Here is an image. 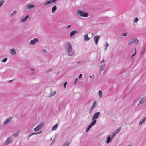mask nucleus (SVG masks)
I'll list each match as a JSON object with an SVG mask.
<instances>
[{"instance_id":"obj_1","label":"nucleus","mask_w":146,"mask_h":146,"mask_svg":"<svg viewBox=\"0 0 146 146\" xmlns=\"http://www.w3.org/2000/svg\"><path fill=\"white\" fill-rule=\"evenodd\" d=\"M77 13L78 15L83 17H87L89 15L88 13L87 12H84L81 10H77Z\"/></svg>"},{"instance_id":"obj_2","label":"nucleus","mask_w":146,"mask_h":146,"mask_svg":"<svg viewBox=\"0 0 146 146\" xmlns=\"http://www.w3.org/2000/svg\"><path fill=\"white\" fill-rule=\"evenodd\" d=\"M44 125V123H41L34 129V131L35 132H37L42 128Z\"/></svg>"},{"instance_id":"obj_3","label":"nucleus","mask_w":146,"mask_h":146,"mask_svg":"<svg viewBox=\"0 0 146 146\" xmlns=\"http://www.w3.org/2000/svg\"><path fill=\"white\" fill-rule=\"evenodd\" d=\"M65 47L66 51L72 49V46L71 44L68 42H66L65 45Z\"/></svg>"},{"instance_id":"obj_4","label":"nucleus","mask_w":146,"mask_h":146,"mask_svg":"<svg viewBox=\"0 0 146 146\" xmlns=\"http://www.w3.org/2000/svg\"><path fill=\"white\" fill-rule=\"evenodd\" d=\"M12 141V138L11 137H9L5 142L4 144L5 145H7L11 143Z\"/></svg>"},{"instance_id":"obj_5","label":"nucleus","mask_w":146,"mask_h":146,"mask_svg":"<svg viewBox=\"0 0 146 146\" xmlns=\"http://www.w3.org/2000/svg\"><path fill=\"white\" fill-rule=\"evenodd\" d=\"M100 36L98 35H96L93 38V40L95 42V44L97 45Z\"/></svg>"},{"instance_id":"obj_6","label":"nucleus","mask_w":146,"mask_h":146,"mask_svg":"<svg viewBox=\"0 0 146 146\" xmlns=\"http://www.w3.org/2000/svg\"><path fill=\"white\" fill-rule=\"evenodd\" d=\"M38 38H35L33 40H31L29 42V44L30 45H33L35 44L36 42L38 41Z\"/></svg>"},{"instance_id":"obj_7","label":"nucleus","mask_w":146,"mask_h":146,"mask_svg":"<svg viewBox=\"0 0 146 146\" xmlns=\"http://www.w3.org/2000/svg\"><path fill=\"white\" fill-rule=\"evenodd\" d=\"M66 52L68 53V55L69 56L73 55L75 53V51L72 49L66 51Z\"/></svg>"},{"instance_id":"obj_8","label":"nucleus","mask_w":146,"mask_h":146,"mask_svg":"<svg viewBox=\"0 0 146 146\" xmlns=\"http://www.w3.org/2000/svg\"><path fill=\"white\" fill-rule=\"evenodd\" d=\"M100 113L99 112L95 113L92 117V120H96L99 117Z\"/></svg>"},{"instance_id":"obj_9","label":"nucleus","mask_w":146,"mask_h":146,"mask_svg":"<svg viewBox=\"0 0 146 146\" xmlns=\"http://www.w3.org/2000/svg\"><path fill=\"white\" fill-rule=\"evenodd\" d=\"M29 16L26 15L24 18H21L20 20V22H24L28 19L29 17Z\"/></svg>"},{"instance_id":"obj_10","label":"nucleus","mask_w":146,"mask_h":146,"mask_svg":"<svg viewBox=\"0 0 146 146\" xmlns=\"http://www.w3.org/2000/svg\"><path fill=\"white\" fill-rule=\"evenodd\" d=\"M88 33L85 35L84 37V41H88L89 40L90 38L88 36Z\"/></svg>"},{"instance_id":"obj_11","label":"nucleus","mask_w":146,"mask_h":146,"mask_svg":"<svg viewBox=\"0 0 146 146\" xmlns=\"http://www.w3.org/2000/svg\"><path fill=\"white\" fill-rule=\"evenodd\" d=\"M78 32L76 30H74L71 32L70 34V37H71L72 36L78 33Z\"/></svg>"},{"instance_id":"obj_12","label":"nucleus","mask_w":146,"mask_h":146,"mask_svg":"<svg viewBox=\"0 0 146 146\" xmlns=\"http://www.w3.org/2000/svg\"><path fill=\"white\" fill-rule=\"evenodd\" d=\"M51 0H47L44 3V6H46L48 5H49L51 4Z\"/></svg>"},{"instance_id":"obj_13","label":"nucleus","mask_w":146,"mask_h":146,"mask_svg":"<svg viewBox=\"0 0 146 146\" xmlns=\"http://www.w3.org/2000/svg\"><path fill=\"white\" fill-rule=\"evenodd\" d=\"M112 138L111 137V136L110 135H109L107 138L106 143L108 144L111 142L112 140Z\"/></svg>"},{"instance_id":"obj_14","label":"nucleus","mask_w":146,"mask_h":146,"mask_svg":"<svg viewBox=\"0 0 146 146\" xmlns=\"http://www.w3.org/2000/svg\"><path fill=\"white\" fill-rule=\"evenodd\" d=\"M16 50L14 48L10 49V53L11 55H15L16 54Z\"/></svg>"},{"instance_id":"obj_15","label":"nucleus","mask_w":146,"mask_h":146,"mask_svg":"<svg viewBox=\"0 0 146 146\" xmlns=\"http://www.w3.org/2000/svg\"><path fill=\"white\" fill-rule=\"evenodd\" d=\"M12 119V117H10L8 118L4 123V125H6L11 121Z\"/></svg>"},{"instance_id":"obj_16","label":"nucleus","mask_w":146,"mask_h":146,"mask_svg":"<svg viewBox=\"0 0 146 146\" xmlns=\"http://www.w3.org/2000/svg\"><path fill=\"white\" fill-rule=\"evenodd\" d=\"M35 7V5L33 4H29L27 6V9H31Z\"/></svg>"},{"instance_id":"obj_17","label":"nucleus","mask_w":146,"mask_h":146,"mask_svg":"<svg viewBox=\"0 0 146 146\" xmlns=\"http://www.w3.org/2000/svg\"><path fill=\"white\" fill-rule=\"evenodd\" d=\"M146 119V117H145L142 119L139 122V125L142 124L145 121Z\"/></svg>"},{"instance_id":"obj_18","label":"nucleus","mask_w":146,"mask_h":146,"mask_svg":"<svg viewBox=\"0 0 146 146\" xmlns=\"http://www.w3.org/2000/svg\"><path fill=\"white\" fill-rule=\"evenodd\" d=\"M57 9V7H56V6L55 5L54 6L52 7V13H54L55 12L56 10Z\"/></svg>"},{"instance_id":"obj_19","label":"nucleus","mask_w":146,"mask_h":146,"mask_svg":"<svg viewBox=\"0 0 146 146\" xmlns=\"http://www.w3.org/2000/svg\"><path fill=\"white\" fill-rule=\"evenodd\" d=\"M145 101V98H142L139 102V104H143Z\"/></svg>"},{"instance_id":"obj_20","label":"nucleus","mask_w":146,"mask_h":146,"mask_svg":"<svg viewBox=\"0 0 146 146\" xmlns=\"http://www.w3.org/2000/svg\"><path fill=\"white\" fill-rule=\"evenodd\" d=\"M96 101H94L92 104V106L91 107L92 109H94L96 106Z\"/></svg>"},{"instance_id":"obj_21","label":"nucleus","mask_w":146,"mask_h":146,"mask_svg":"<svg viewBox=\"0 0 146 146\" xmlns=\"http://www.w3.org/2000/svg\"><path fill=\"white\" fill-rule=\"evenodd\" d=\"M92 121L91 123L90 124V125L92 127L94 125L96 122V120H92Z\"/></svg>"},{"instance_id":"obj_22","label":"nucleus","mask_w":146,"mask_h":146,"mask_svg":"<svg viewBox=\"0 0 146 146\" xmlns=\"http://www.w3.org/2000/svg\"><path fill=\"white\" fill-rule=\"evenodd\" d=\"M133 43H134L135 44H137L138 43L139 41L137 39H133Z\"/></svg>"},{"instance_id":"obj_23","label":"nucleus","mask_w":146,"mask_h":146,"mask_svg":"<svg viewBox=\"0 0 146 146\" xmlns=\"http://www.w3.org/2000/svg\"><path fill=\"white\" fill-rule=\"evenodd\" d=\"M109 44L108 42H106L104 44L105 48L104 50H106L107 49V48L109 46Z\"/></svg>"},{"instance_id":"obj_24","label":"nucleus","mask_w":146,"mask_h":146,"mask_svg":"<svg viewBox=\"0 0 146 146\" xmlns=\"http://www.w3.org/2000/svg\"><path fill=\"white\" fill-rule=\"evenodd\" d=\"M19 133V131H18L17 132L15 133L12 135V136L14 137L15 138L18 135Z\"/></svg>"},{"instance_id":"obj_25","label":"nucleus","mask_w":146,"mask_h":146,"mask_svg":"<svg viewBox=\"0 0 146 146\" xmlns=\"http://www.w3.org/2000/svg\"><path fill=\"white\" fill-rule=\"evenodd\" d=\"M57 128V124H56L54 126L52 129V131L55 130Z\"/></svg>"},{"instance_id":"obj_26","label":"nucleus","mask_w":146,"mask_h":146,"mask_svg":"<svg viewBox=\"0 0 146 146\" xmlns=\"http://www.w3.org/2000/svg\"><path fill=\"white\" fill-rule=\"evenodd\" d=\"M105 67V64H104L101 66H100V70L101 71H102L104 69V68Z\"/></svg>"},{"instance_id":"obj_27","label":"nucleus","mask_w":146,"mask_h":146,"mask_svg":"<svg viewBox=\"0 0 146 146\" xmlns=\"http://www.w3.org/2000/svg\"><path fill=\"white\" fill-rule=\"evenodd\" d=\"M98 95L100 98L102 97V92L101 91H99L98 92Z\"/></svg>"},{"instance_id":"obj_28","label":"nucleus","mask_w":146,"mask_h":146,"mask_svg":"<svg viewBox=\"0 0 146 146\" xmlns=\"http://www.w3.org/2000/svg\"><path fill=\"white\" fill-rule=\"evenodd\" d=\"M121 128H118V129H117L115 131V132H114V133L116 134L117 133H118L119 131H120V130H121Z\"/></svg>"},{"instance_id":"obj_29","label":"nucleus","mask_w":146,"mask_h":146,"mask_svg":"<svg viewBox=\"0 0 146 146\" xmlns=\"http://www.w3.org/2000/svg\"><path fill=\"white\" fill-rule=\"evenodd\" d=\"M92 126L89 125L86 128V132H87L90 129Z\"/></svg>"},{"instance_id":"obj_30","label":"nucleus","mask_w":146,"mask_h":146,"mask_svg":"<svg viewBox=\"0 0 146 146\" xmlns=\"http://www.w3.org/2000/svg\"><path fill=\"white\" fill-rule=\"evenodd\" d=\"M17 13V11L16 10H15L12 13H11L10 15L11 16H14Z\"/></svg>"},{"instance_id":"obj_31","label":"nucleus","mask_w":146,"mask_h":146,"mask_svg":"<svg viewBox=\"0 0 146 146\" xmlns=\"http://www.w3.org/2000/svg\"><path fill=\"white\" fill-rule=\"evenodd\" d=\"M69 143L68 142H65L62 146H69Z\"/></svg>"},{"instance_id":"obj_32","label":"nucleus","mask_w":146,"mask_h":146,"mask_svg":"<svg viewBox=\"0 0 146 146\" xmlns=\"http://www.w3.org/2000/svg\"><path fill=\"white\" fill-rule=\"evenodd\" d=\"M4 3V1L3 0L0 1V7Z\"/></svg>"},{"instance_id":"obj_33","label":"nucleus","mask_w":146,"mask_h":146,"mask_svg":"<svg viewBox=\"0 0 146 146\" xmlns=\"http://www.w3.org/2000/svg\"><path fill=\"white\" fill-rule=\"evenodd\" d=\"M133 43V39L129 40L128 41V45H130V44H132Z\"/></svg>"},{"instance_id":"obj_34","label":"nucleus","mask_w":146,"mask_h":146,"mask_svg":"<svg viewBox=\"0 0 146 146\" xmlns=\"http://www.w3.org/2000/svg\"><path fill=\"white\" fill-rule=\"evenodd\" d=\"M41 133V132L40 131V132H38V133H33V134H31L29 136V137L31 136L32 135H35V134H40Z\"/></svg>"},{"instance_id":"obj_35","label":"nucleus","mask_w":146,"mask_h":146,"mask_svg":"<svg viewBox=\"0 0 146 146\" xmlns=\"http://www.w3.org/2000/svg\"><path fill=\"white\" fill-rule=\"evenodd\" d=\"M116 134L114 132V133H112L111 135V138H113L115 136V135Z\"/></svg>"},{"instance_id":"obj_36","label":"nucleus","mask_w":146,"mask_h":146,"mask_svg":"<svg viewBox=\"0 0 146 146\" xmlns=\"http://www.w3.org/2000/svg\"><path fill=\"white\" fill-rule=\"evenodd\" d=\"M57 0H51V3H54L56 2L57 1Z\"/></svg>"},{"instance_id":"obj_37","label":"nucleus","mask_w":146,"mask_h":146,"mask_svg":"<svg viewBox=\"0 0 146 146\" xmlns=\"http://www.w3.org/2000/svg\"><path fill=\"white\" fill-rule=\"evenodd\" d=\"M93 109H92V108H91L90 110H89V113L90 114L91 113H92Z\"/></svg>"},{"instance_id":"obj_38","label":"nucleus","mask_w":146,"mask_h":146,"mask_svg":"<svg viewBox=\"0 0 146 146\" xmlns=\"http://www.w3.org/2000/svg\"><path fill=\"white\" fill-rule=\"evenodd\" d=\"M78 78H76L75 79L74 82V84L75 85L76 82L78 81Z\"/></svg>"},{"instance_id":"obj_39","label":"nucleus","mask_w":146,"mask_h":146,"mask_svg":"<svg viewBox=\"0 0 146 146\" xmlns=\"http://www.w3.org/2000/svg\"><path fill=\"white\" fill-rule=\"evenodd\" d=\"M122 36H127V34L126 33H123L122 34Z\"/></svg>"},{"instance_id":"obj_40","label":"nucleus","mask_w":146,"mask_h":146,"mask_svg":"<svg viewBox=\"0 0 146 146\" xmlns=\"http://www.w3.org/2000/svg\"><path fill=\"white\" fill-rule=\"evenodd\" d=\"M7 60V58H4L3 60L2 61L3 62H5Z\"/></svg>"},{"instance_id":"obj_41","label":"nucleus","mask_w":146,"mask_h":146,"mask_svg":"<svg viewBox=\"0 0 146 146\" xmlns=\"http://www.w3.org/2000/svg\"><path fill=\"white\" fill-rule=\"evenodd\" d=\"M67 82H65L64 84V88H65L66 87V86L67 84Z\"/></svg>"},{"instance_id":"obj_42","label":"nucleus","mask_w":146,"mask_h":146,"mask_svg":"<svg viewBox=\"0 0 146 146\" xmlns=\"http://www.w3.org/2000/svg\"><path fill=\"white\" fill-rule=\"evenodd\" d=\"M138 19L137 18H136L135 19L134 22H137L138 21Z\"/></svg>"},{"instance_id":"obj_43","label":"nucleus","mask_w":146,"mask_h":146,"mask_svg":"<svg viewBox=\"0 0 146 146\" xmlns=\"http://www.w3.org/2000/svg\"><path fill=\"white\" fill-rule=\"evenodd\" d=\"M71 25H69L66 27V28L67 29H68L70 28L71 27Z\"/></svg>"},{"instance_id":"obj_44","label":"nucleus","mask_w":146,"mask_h":146,"mask_svg":"<svg viewBox=\"0 0 146 146\" xmlns=\"http://www.w3.org/2000/svg\"><path fill=\"white\" fill-rule=\"evenodd\" d=\"M135 52L134 53V54H133L132 56H131V58H132L133 57V56L135 55Z\"/></svg>"},{"instance_id":"obj_45","label":"nucleus","mask_w":146,"mask_h":146,"mask_svg":"<svg viewBox=\"0 0 146 146\" xmlns=\"http://www.w3.org/2000/svg\"><path fill=\"white\" fill-rule=\"evenodd\" d=\"M82 74H80V75H79V78H81V77H82Z\"/></svg>"},{"instance_id":"obj_46","label":"nucleus","mask_w":146,"mask_h":146,"mask_svg":"<svg viewBox=\"0 0 146 146\" xmlns=\"http://www.w3.org/2000/svg\"><path fill=\"white\" fill-rule=\"evenodd\" d=\"M80 62H80V61H78L77 62H76V63H77V64H79V63H80Z\"/></svg>"},{"instance_id":"obj_47","label":"nucleus","mask_w":146,"mask_h":146,"mask_svg":"<svg viewBox=\"0 0 146 146\" xmlns=\"http://www.w3.org/2000/svg\"><path fill=\"white\" fill-rule=\"evenodd\" d=\"M31 70H32V71H34L35 70V69H33V68H31Z\"/></svg>"},{"instance_id":"obj_48","label":"nucleus","mask_w":146,"mask_h":146,"mask_svg":"<svg viewBox=\"0 0 146 146\" xmlns=\"http://www.w3.org/2000/svg\"><path fill=\"white\" fill-rule=\"evenodd\" d=\"M104 61V60L103 59L101 61V63H102V62H103Z\"/></svg>"},{"instance_id":"obj_49","label":"nucleus","mask_w":146,"mask_h":146,"mask_svg":"<svg viewBox=\"0 0 146 146\" xmlns=\"http://www.w3.org/2000/svg\"><path fill=\"white\" fill-rule=\"evenodd\" d=\"M143 52H144V51H142L141 52V54L142 55L143 53Z\"/></svg>"},{"instance_id":"obj_50","label":"nucleus","mask_w":146,"mask_h":146,"mask_svg":"<svg viewBox=\"0 0 146 146\" xmlns=\"http://www.w3.org/2000/svg\"><path fill=\"white\" fill-rule=\"evenodd\" d=\"M134 50L135 51V54L136 53V48H135L134 49Z\"/></svg>"},{"instance_id":"obj_51","label":"nucleus","mask_w":146,"mask_h":146,"mask_svg":"<svg viewBox=\"0 0 146 146\" xmlns=\"http://www.w3.org/2000/svg\"><path fill=\"white\" fill-rule=\"evenodd\" d=\"M128 146H131V145H129Z\"/></svg>"},{"instance_id":"obj_52","label":"nucleus","mask_w":146,"mask_h":146,"mask_svg":"<svg viewBox=\"0 0 146 146\" xmlns=\"http://www.w3.org/2000/svg\"><path fill=\"white\" fill-rule=\"evenodd\" d=\"M90 78H92V77L91 76H90Z\"/></svg>"},{"instance_id":"obj_53","label":"nucleus","mask_w":146,"mask_h":146,"mask_svg":"<svg viewBox=\"0 0 146 146\" xmlns=\"http://www.w3.org/2000/svg\"><path fill=\"white\" fill-rule=\"evenodd\" d=\"M52 139V138H51L50 139V140H51Z\"/></svg>"}]
</instances>
